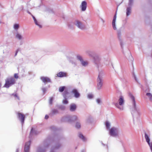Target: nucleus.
<instances>
[{
	"label": "nucleus",
	"instance_id": "obj_17",
	"mask_svg": "<svg viewBox=\"0 0 152 152\" xmlns=\"http://www.w3.org/2000/svg\"><path fill=\"white\" fill-rule=\"evenodd\" d=\"M40 79L42 82L45 83L51 82L50 79L47 77H40Z\"/></svg>",
	"mask_w": 152,
	"mask_h": 152
},
{
	"label": "nucleus",
	"instance_id": "obj_23",
	"mask_svg": "<svg viewBox=\"0 0 152 152\" xmlns=\"http://www.w3.org/2000/svg\"><path fill=\"white\" fill-rule=\"evenodd\" d=\"M86 53L89 55V56L93 57L94 56V52L92 51H91L90 50H87L86 51Z\"/></svg>",
	"mask_w": 152,
	"mask_h": 152
},
{
	"label": "nucleus",
	"instance_id": "obj_25",
	"mask_svg": "<svg viewBox=\"0 0 152 152\" xmlns=\"http://www.w3.org/2000/svg\"><path fill=\"white\" fill-rule=\"evenodd\" d=\"M117 35L118 38L121 41V31L118 30L117 31Z\"/></svg>",
	"mask_w": 152,
	"mask_h": 152
},
{
	"label": "nucleus",
	"instance_id": "obj_28",
	"mask_svg": "<svg viewBox=\"0 0 152 152\" xmlns=\"http://www.w3.org/2000/svg\"><path fill=\"white\" fill-rule=\"evenodd\" d=\"M134 0H129L127 6L132 7L133 5Z\"/></svg>",
	"mask_w": 152,
	"mask_h": 152
},
{
	"label": "nucleus",
	"instance_id": "obj_18",
	"mask_svg": "<svg viewBox=\"0 0 152 152\" xmlns=\"http://www.w3.org/2000/svg\"><path fill=\"white\" fill-rule=\"evenodd\" d=\"M69 94L68 92L66 91H65L63 93V96L64 99H65V100L63 101V103L64 104H67L68 103V101L66 99H67V95Z\"/></svg>",
	"mask_w": 152,
	"mask_h": 152
},
{
	"label": "nucleus",
	"instance_id": "obj_37",
	"mask_svg": "<svg viewBox=\"0 0 152 152\" xmlns=\"http://www.w3.org/2000/svg\"><path fill=\"white\" fill-rule=\"evenodd\" d=\"M96 101L97 103L98 104H100L102 102L100 99L98 98L96 99Z\"/></svg>",
	"mask_w": 152,
	"mask_h": 152
},
{
	"label": "nucleus",
	"instance_id": "obj_26",
	"mask_svg": "<svg viewBox=\"0 0 152 152\" xmlns=\"http://www.w3.org/2000/svg\"><path fill=\"white\" fill-rule=\"evenodd\" d=\"M57 76L58 77H62L66 76L65 73L63 72H60L57 74Z\"/></svg>",
	"mask_w": 152,
	"mask_h": 152
},
{
	"label": "nucleus",
	"instance_id": "obj_16",
	"mask_svg": "<svg viewBox=\"0 0 152 152\" xmlns=\"http://www.w3.org/2000/svg\"><path fill=\"white\" fill-rule=\"evenodd\" d=\"M116 19V13L115 15H114L113 19L112 22V25L113 29L115 30L117 29V28L116 27L115 22Z\"/></svg>",
	"mask_w": 152,
	"mask_h": 152
},
{
	"label": "nucleus",
	"instance_id": "obj_14",
	"mask_svg": "<svg viewBox=\"0 0 152 152\" xmlns=\"http://www.w3.org/2000/svg\"><path fill=\"white\" fill-rule=\"evenodd\" d=\"M30 143V141H29L26 143L24 149L25 152H29Z\"/></svg>",
	"mask_w": 152,
	"mask_h": 152
},
{
	"label": "nucleus",
	"instance_id": "obj_47",
	"mask_svg": "<svg viewBox=\"0 0 152 152\" xmlns=\"http://www.w3.org/2000/svg\"><path fill=\"white\" fill-rule=\"evenodd\" d=\"M49 118V116L48 115H46L45 116V118L46 119H48Z\"/></svg>",
	"mask_w": 152,
	"mask_h": 152
},
{
	"label": "nucleus",
	"instance_id": "obj_6",
	"mask_svg": "<svg viewBox=\"0 0 152 152\" xmlns=\"http://www.w3.org/2000/svg\"><path fill=\"white\" fill-rule=\"evenodd\" d=\"M15 83V80L13 77L8 78L5 80V83L4 87L9 88L10 86L14 84Z\"/></svg>",
	"mask_w": 152,
	"mask_h": 152
},
{
	"label": "nucleus",
	"instance_id": "obj_29",
	"mask_svg": "<svg viewBox=\"0 0 152 152\" xmlns=\"http://www.w3.org/2000/svg\"><path fill=\"white\" fill-rule=\"evenodd\" d=\"M58 110L56 109H53L52 110V113L53 115H55L58 113Z\"/></svg>",
	"mask_w": 152,
	"mask_h": 152
},
{
	"label": "nucleus",
	"instance_id": "obj_54",
	"mask_svg": "<svg viewBox=\"0 0 152 152\" xmlns=\"http://www.w3.org/2000/svg\"><path fill=\"white\" fill-rule=\"evenodd\" d=\"M102 20L103 23H104V20H103V19H102Z\"/></svg>",
	"mask_w": 152,
	"mask_h": 152
},
{
	"label": "nucleus",
	"instance_id": "obj_1",
	"mask_svg": "<svg viewBox=\"0 0 152 152\" xmlns=\"http://www.w3.org/2000/svg\"><path fill=\"white\" fill-rule=\"evenodd\" d=\"M129 96L132 101L133 108L131 109L132 114L133 116L137 117L140 113L139 109L136 107L135 98L131 94H129Z\"/></svg>",
	"mask_w": 152,
	"mask_h": 152
},
{
	"label": "nucleus",
	"instance_id": "obj_22",
	"mask_svg": "<svg viewBox=\"0 0 152 152\" xmlns=\"http://www.w3.org/2000/svg\"><path fill=\"white\" fill-rule=\"evenodd\" d=\"M132 7L127 6L126 10V15L128 16L129 15L131 12Z\"/></svg>",
	"mask_w": 152,
	"mask_h": 152
},
{
	"label": "nucleus",
	"instance_id": "obj_35",
	"mask_svg": "<svg viewBox=\"0 0 152 152\" xmlns=\"http://www.w3.org/2000/svg\"><path fill=\"white\" fill-rule=\"evenodd\" d=\"M94 97L93 95L91 94H89L88 95V98L89 99H92Z\"/></svg>",
	"mask_w": 152,
	"mask_h": 152
},
{
	"label": "nucleus",
	"instance_id": "obj_40",
	"mask_svg": "<svg viewBox=\"0 0 152 152\" xmlns=\"http://www.w3.org/2000/svg\"><path fill=\"white\" fill-rule=\"evenodd\" d=\"M44 94L47 91V89L45 88H43L42 89Z\"/></svg>",
	"mask_w": 152,
	"mask_h": 152
},
{
	"label": "nucleus",
	"instance_id": "obj_34",
	"mask_svg": "<svg viewBox=\"0 0 152 152\" xmlns=\"http://www.w3.org/2000/svg\"><path fill=\"white\" fill-rule=\"evenodd\" d=\"M105 125L106 128L108 129H109L110 126V124L108 121H106L105 123Z\"/></svg>",
	"mask_w": 152,
	"mask_h": 152
},
{
	"label": "nucleus",
	"instance_id": "obj_53",
	"mask_svg": "<svg viewBox=\"0 0 152 152\" xmlns=\"http://www.w3.org/2000/svg\"><path fill=\"white\" fill-rule=\"evenodd\" d=\"M27 12L29 14H31V13L30 12H29V11H27Z\"/></svg>",
	"mask_w": 152,
	"mask_h": 152
},
{
	"label": "nucleus",
	"instance_id": "obj_45",
	"mask_svg": "<svg viewBox=\"0 0 152 152\" xmlns=\"http://www.w3.org/2000/svg\"><path fill=\"white\" fill-rule=\"evenodd\" d=\"M133 76L135 80L136 81V82H137V79L135 76V75L134 74H133Z\"/></svg>",
	"mask_w": 152,
	"mask_h": 152
},
{
	"label": "nucleus",
	"instance_id": "obj_55",
	"mask_svg": "<svg viewBox=\"0 0 152 152\" xmlns=\"http://www.w3.org/2000/svg\"><path fill=\"white\" fill-rule=\"evenodd\" d=\"M82 152H85V151H82Z\"/></svg>",
	"mask_w": 152,
	"mask_h": 152
},
{
	"label": "nucleus",
	"instance_id": "obj_31",
	"mask_svg": "<svg viewBox=\"0 0 152 152\" xmlns=\"http://www.w3.org/2000/svg\"><path fill=\"white\" fill-rule=\"evenodd\" d=\"M75 127L77 128H80V122H76L75 124Z\"/></svg>",
	"mask_w": 152,
	"mask_h": 152
},
{
	"label": "nucleus",
	"instance_id": "obj_42",
	"mask_svg": "<svg viewBox=\"0 0 152 152\" xmlns=\"http://www.w3.org/2000/svg\"><path fill=\"white\" fill-rule=\"evenodd\" d=\"M70 62L72 63V64H73L74 66H75L76 65V63L74 61H71Z\"/></svg>",
	"mask_w": 152,
	"mask_h": 152
},
{
	"label": "nucleus",
	"instance_id": "obj_49",
	"mask_svg": "<svg viewBox=\"0 0 152 152\" xmlns=\"http://www.w3.org/2000/svg\"><path fill=\"white\" fill-rule=\"evenodd\" d=\"M87 122L89 123L90 122V119L89 118H88L86 120Z\"/></svg>",
	"mask_w": 152,
	"mask_h": 152
},
{
	"label": "nucleus",
	"instance_id": "obj_50",
	"mask_svg": "<svg viewBox=\"0 0 152 152\" xmlns=\"http://www.w3.org/2000/svg\"><path fill=\"white\" fill-rule=\"evenodd\" d=\"M130 57L131 58H130L131 60L132 61L133 60L132 57V56H131Z\"/></svg>",
	"mask_w": 152,
	"mask_h": 152
},
{
	"label": "nucleus",
	"instance_id": "obj_7",
	"mask_svg": "<svg viewBox=\"0 0 152 152\" xmlns=\"http://www.w3.org/2000/svg\"><path fill=\"white\" fill-rule=\"evenodd\" d=\"M47 141H44L43 145L39 146L37 150V152H45L46 148L48 146V145L46 144Z\"/></svg>",
	"mask_w": 152,
	"mask_h": 152
},
{
	"label": "nucleus",
	"instance_id": "obj_21",
	"mask_svg": "<svg viewBox=\"0 0 152 152\" xmlns=\"http://www.w3.org/2000/svg\"><path fill=\"white\" fill-rule=\"evenodd\" d=\"M76 105L74 103L72 104L70 106V110L72 112L74 111L76 109Z\"/></svg>",
	"mask_w": 152,
	"mask_h": 152
},
{
	"label": "nucleus",
	"instance_id": "obj_4",
	"mask_svg": "<svg viewBox=\"0 0 152 152\" xmlns=\"http://www.w3.org/2000/svg\"><path fill=\"white\" fill-rule=\"evenodd\" d=\"M62 120L65 122H72L78 120V117L75 115L72 116L67 115L64 117L62 118Z\"/></svg>",
	"mask_w": 152,
	"mask_h": 152
},
{
	"label": "nucleus",
	"instance_id": "obj_12",
	"mask_svg": "<svg viewBox=\"0 0 152 152\" xmlns=\"http://www.w3.org/2000/svg\"><path fill=\"white\" fill-rule=\"evenodd\" d=\"M61 144L59 142H57L52 147L50 152H55L54 150L59 149L61 147Z\"/></svg>",
	"mask_w": 152,
	"mask_h": 152
},
{
	"label": "nucleus",
	"instance_id": "obj_51",
	"mask_svg": "<svg viewBox=\"0 0 152 152\" xmlns=\"http://www.w3.org/2000/svg\"><path fill=\"white\" fill-rule=\"evenodd\" d=\"M19 149L18 148L17 149L15 152H18Z\"/></svg>",
	"mask_w": 152,
	"mask_h": 152
},
{
	"label": "nucleus",
	"instance_id": "obj_2",
	"mask_svg": "<svg viewBox=\"0 0 152 152\" xmlns=\"http://www.w3.org/2000/svg\"><path fill=\"white\" fill-rule=\"evenodd\" d=\"M104 74L102 71H99L97 79V88L98 90H100L103 84V77Z\"/></svg>",
	"mask_w": 152,
	"mask_h": 152
},
{
	"label": "nucleus",
	"instance_id": "obj_20",
	"mask_svg": "<svg viewBox=\"0 0 152 152\" xmlns=\"http://www.w3.org/2000/svg\"><path fill=\"white\" fill-rule=\"evenodd\" d=\"M15 37L16 39L19 40H22L23 39V36L18 32L15 33Z\"/></svg>",
	"mask_w": 152,
	"mask_h": 152
},
{
	"label": "nucleus",
	"instance_id": "obj_41",
	"mask_svg": "<svg viewBox=\"0 0 152 152\" xmlns=\"http://www.w3.org/2000/svg\"><path fill=\"white\" fill-rule=\"evenodd\" d=\"M53 100V97H51L49 100V103L50 104H52V102Z\"/></svg>",
	"mask_w": 152,
	"mask_h": 152
},
{
	"label": "nucleus",
	"instance_id": "obj_44",
	"mask_svg": "<svg viewBox=\"0 0 152 152\" xmlns=\"http://www.w3.org/2000/svg\"><path fill=\"white\" fill-rule=\"evenodd\" d=\"M14 77L15 78L17 79L18 78V75L17 74H15L14 75Z\"/></svg>",
	"mask_w": 152,
	"mask_h": 152
},
{
	"label": "nucleus",
	"instance_id": "obj_46",
	"mask_svg": "<svg viewBox=\"0 0 152 152\" xmlns=\"http://www.w3.org/2000/svg\"><path fill=\"white\" fill-rule=\"evenodd\" d=\"M18 51V49L17 50H16V52L15 54V56L17 55Z\"/></svg>",
	"mask_w": 152,
	"mask_h": 152
},
{
	"label": "nucleus",
	"instance_id": "obj_13",
	"mask_svg": "<svg viewBox=\"0 0 152 152\" xmlns=\"http://www.w3.org/2000/svg\"><path fill=\"white\" fill-rule=\"evenodd\" d=\"M18 116L19 120L21 121L22 124L24 123L25 116L24 115L20 113H18Z\"/></svg>",
	"mask_w": 152,
	"mask_h": 152
},
{
	"label": "nucleus",
	"instance_id": "obj_38",
	"mask_svg": "<svg viewBox=\"0 0 152 152\" xmlns=\"http://www.w3.org/2000/svg\"><path fill=\"white\" fill-rule=\"evenodd\" d=\"M19 9L20 10H24V7L23 5H21L19 7Z\"/></svg>",
	"mask_w": 152,
	"mask_h": 152
},
{
	"label": "nucleus",
	"instance_id": "obj_52",
	"mask_svg": "<svg viewBox=\"0 0 152 152\" xmlns=\"http://www.w3.org/2000/svg\"><path fill=\"white\" fill-rule=\"evenodd\" d=\"M54 128V127H53V126L51 127V129H53V128Z\"/></svg>",
	"mask_w": 152,
	"mask_h": 152
},
{
	"label": "nucleus",
	"instance_id": "obj_10",
	"mask_svg": "<svg viewBox=\"0 0 152 152\" xmlns=\"http://www.w3.org/2000/svg\"><path fill=\"white\" fill-rule=\"evenodd\" d=\"M75 25L79 28L83 29L85 28V25L81 22L78 20H76L75 22Z\"/></svg>",
	"mask_w": 152,
	"mask_h": 152
},
{
	"label": "nucleus",
	"instance_id": "obj_27",
	"mask_svg": "<svg viewBox=\"0 0 152 152\" xmlns=\"http://www.w3.org/2000/svg\"><path fill=\"white\" fill-rule=\"evenodd\" d=\"M146 95L149 98L150 101L152 102V94L151 93H146Z\"/></svg>",
	"mask_w": 152,
	"mask_h": 152
},
{
	"label": "nucleus",
	"instance_id": "obj_43",
	"mask_svg": "<svg viewBox=\"0 0 152 152\" xmlns=\"http://www.w3.org/2000/svg\"><path fill=\"white\" fill-rule=\"evenodd\" d=\"M59 140V138L56 137H55L54 138V141L55 142Z\"/></svg>",
	"mask_w": 152,
	"mask_h": 152
},
{
	"label": "nucleus",
	"instance_id": "obj_9",
	"mask_svg": "<svg viewBox=\"0 0 152 152\" xmlns=\"http://www.w3.org/2000/svg\"><path fill=\"white\" fill-rule=\"evenodd\" d=\"M145 137L152 152V141H150L149 136L145 132Z\"/></svg>",
	"mask_w": 152,
	"mask_h": 152
},
{
	"label": "nucleus",
	"instance_id": "obj_30",
	"mask_svg": "<svg viewBox=\"0 0 152 152\" xmlns=\"http://www.w3.org/2000/svg\"><path fill=\"white\" fill-rule=\"evenodd\" d=\"M79 137L82 139V140L84 141H86V139L85 138V137L83 136V134H79Z\"/></svg>",
	"mask_w": 152,
	"mask_h": 152
},
{
	"label": "nucleus",
	"instance_id": "obj_15",
	"mask_svg": "<svg viewBox=\"0 0 152 152\" xmlns=\"http://www.w3.org/2000/svg\"><path fill=\"white\" fill-rule=\"evenodd\" d=\"M87 4L86 1H84L82 2L80 6V8H81V10L83 11H85L87 8Z\"/></svg>",
	"mask_w": 152,
	"mask_h": 152
},
{
	"label": "nucleus",
	"instance_id": "obj_48",
	"mask_svg": "<svg viewBox=\"0 0 152 152\" xmlns=\"http://www.w3.org/2000/svg\"><path fill=\"white\" fill-rule=\"evenodd\" d=\"M14 96L15 97H17L18 98V99H19V97L18 96H17V94H14Z\"/></svg>",
	"mask_w": 152,
	"mask_h": 152
},
{
	"label": "nucleus",
	"instance_id": "obj_33",
	"mask_svg": "<svg viewBox=\"0 0 152 152\" xmlns=\"http://www.w3.org/2000/svg\"><path fill=\"white\" fill-rule=\"evenodd\" d=\"M19 27V25L18 24H15L14 25V28L16 30H17Z\"/></svg>",
	"mask_w": 152,
	"mask_h": 152
},
{
	"label": "nucleus",
	"instance_id": "obj_3",
	"mask_svg": "<svg viewBox=\"0 0 152 152\" xmlns=\"http://www.w3.org/2000/svg\"><path fill=\"white\" fill-rule=\"evenodd\" d=\"M124 104V100L123 96H121L119 97L118 100V103H115V106L120 110H123L124 109L123 106Z\"/></svg>",
	"mask_w": 152,
	"mask_h": 152
},
{
	"label": "nucleus",
	"instance_id": "obj_8",
	"mask_svg": "<svg viewBox=\"0 0 152 152\" xmlns=\"http://www.w3.org/2000/svg\"><path fill=\"white\" fill-rule=\"evenodd\" d=\"M94 62L96 66L99 68L100 64L101 58L98 55H96L93 57Z\"/></svg>",
	"mask_w": 152,
	"mask_h": 152
},
{
	"label": "nucleus",
	"instance_id": "obj_19",
	"mask_svg": "<svg viewBox=\"0 0 152 152\" xmlns=\"http://www.w3.org/2000/svg\"><path fill=\"white\" fill-rule=\"evenodd\" d=\"M72 93L74 94V96L76 98H78L80 96V94L78 92L77 90L74 89L72 91Z\"/></svg>",
	"mask_w": 152,
	"mask_h": 152
},
{
	"label": "nucleus",
	"instance_id": "obj_39",
	"mask_svg": "<svg viewBox=\"0 0 152 152\" xmlns=\"http://www.w3.org/2000/svg\"><path fill=\"white\" fill-rule=\"evenodd\" d=\"M59 108L61 110H64L65 109V107L64 106H61L59 107Z\"/></svg>",
	"mask_w": 152,
	"mask_h": 152
},
{
	"label": "nucleus",
	"instance_id": "obj_11",
	"mask_svg": "<svg viewBox=\"0 0 152 152\" xmlns=\"http://www.w3.org/2000/svg\"><path fill=\"white\" fill-rule=\"evenodd\" d=\"M77 59L80 61L81 64L82 66L86 67L88 65V62L87 61H84L81 56H77Z\"/></svg>",
	"mask_w": 152,
	"mask_h": 152
},
{
	"label": "nucleus",
	"instance_id": "obj_32",
	"mask_svg": "<svg viewBox=\"0 0 152 152\" xmlns=\"http://www.w3.org/2000/svg\"><path fill=\"white\" fill-rule=\"evenodd\" d=\"M34 134H37V133H36V132L35 130H34L33 128H32L31 130V131L30 133V135H33Z\"/></svg>",
	"mask_w": 152,
	"mask_h": 152
},
{
	"label": "nucleus",
	"instance_id": "obj_24",
	"mask_svg": "<svg viewBox=\"0 0 152 152\" xmlns=\"http://www.w3.org/2000/svg\"><path fill=\"white\" fill-rule=\"evenodd\" d=\"M32 16L33 19H34V23H35V24L36 25H37L38 26L39 28H42V25H40V23L38 22L37 21V20L36 19V18H35V17L34 16L32 15Z\"/></svg>",
	"mask_w": 152,
	"mask_h": 152
},
{
	"label": "nucleus",
	"instance_id": "obj_5",
	"mask_svg": "<svg viewBox=\"0 0 152 152\" xmlns=\"http://www.w3.org/2000/svg\"><path fill=\"white\" fill-rule=\"evenodd\" d=\"M119 132V129L118 128L113 127L110 130L109 134L111 136L116 137L118 136Z\"/></svg>",
	"mask_w": 152,
	"mask_h": 152
},
{
	"label": "nucleus",
	"instance_id": "obj_36",
	"mask_svg": "<svg viewBox=\"0 0 152 152\" xmlns=\"http://www.w3.org/2000/svg\"><path fill=\"white\" fill-rule=\"evenodd\" d=\"M65 88V87H64V86H63V87H60L59 88V91H60L61 92H63L64 91Z\"/></svg>",
	"mask_w": 152,
	"mask_h": 152
}]
</instances>
